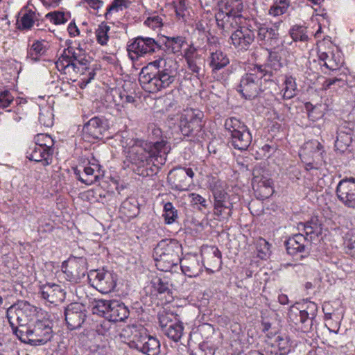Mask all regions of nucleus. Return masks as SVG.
<instances>
[{
	"label": "nucleus",
	"instance_id": "20",
	"mask_svg": "<svg viewBox=\"0 0 355 355\" xmlns=\"http://www.w3.org/2000/svg\"><path fill=\"white\" fill-rule=\"evenodd\" d=\"M257 39L261 45L268 46V50L275 49L279 44L278 30L266 25H261L257 30Z\"/></svg>",
	"mask_w": 355,
	"mask_h": 355
},
{
	"label": "nucleus",
	"instance_id": "32",
	"mask_svg": "<svg viewBox=\"0 0 355 355\" xmlns=\"http://www.w3.org/2000/svg\"><path fill=\"white\" fill-rule=\"evenodd\" d=\"M288 318L302 331L309 332L311 330L312 326L309 325V327H307V319L302 311L298 308L292 306L289 309Z\"/></svg>",
	"mask_w": 355,
	"mask_h": 355
},
{
	"label": "nucleus",
	"instance_id": "63",
	"mask_svg": "<svg viewBox=\"0 0 355 355\" xmlns=\"http://www.w3.org/2000/svg\"><path fill=\"white\" fill-rule=\"evenodd\" d=\"M337 83H341V85H339L340 87H343L346 84L345 80L342 79L341 78H333L327 79L324 83V86L325 87L326 89H329L331 85H334Z\"/></svg>",
	"mask_w": 355,
	"mask_h": 355
},
{
	"label": "nucleus",
	"instance_id": "24",
	"mask_svg": "<svg viewBox=\"0 0 355 355\" xmlns=\"http://www.w3.org/2000/svg\"><path fill=\"white\" fill-rule=\"evenodd\" d=\"M203 262L207 270H214L220 268L222 265V255L220 251L216 246L207 248L203 252Z\"/></svg>",
	"mask_w": 355,
	"mask_h": 355
},
{
	"label": "nucleus",
	"instance_id": "12",
	"mask_svg": "<svg viewBox=\"0 0 355 355\" xmlns=\"http://www.w3.org/2000/svg\"><path fill=\"white\" fill-rule=\"evenodd\" d=\"M89 277L90 280H92V286L102 293H109L116 286V275L111 271L96 270L91 271Z\"/></svg>",
	"mask_w": 355,
	"mask_h": 355
},
{
	"label": "nucleus",
	"instance_id": "16",
	"mask_svg": "<svg viewBox=\"0 0 355 355\" xmlns=\"http://www.w3.org/2000/svg\"><path fill=\"white\" fill-rule=\"evenodd\" d=\"M336 195L345 206L355 208V178L340 180L336 188Z\"/></svg>",
	"mask_w": 355,
	"mask_h": 355
},
{
	"label": "nucleus",
	"instance_id": "14",
	"mask_svg": "<svg viewBox=\"0 0 355 355\" xmlns=\"http://www.w3.org/2000/svg\"><path fill=\"white\" fill-rule=\"evenodd\" d=\"M62 269L67 274L69 281L77 282L87 272V259L83 257L69 259L65 265H62Z\"/></svg>",
	"mask_w": 355,
	"mask_h": 355
},
{
	"label": "nucleus",
	"instance_id": "26",
	"mask_svg": "<svg viewBox=\"0 0 355 355\" xmlns=\"http://www.w3.org/2000/svg\"><path fill=\"white\" fill-rule=\"evenodd\" d=\"M27 153V158L36 162H42L43 166H48L51 163V156L53 150H49L43 147L34 145Z\"/></svg>",
	"mask_w": 355,
	"mask_h": 355
},
{
	"label": "nucleus",
	"instance_id": "60",
	"mask_svg": "<svg viewBox=\"0 0 355 355\" xmlns=\"http://www.w3.org/2000/svg\"><path fill=\"white\" fill-rule=\"evenodd\" d=\"M209 187L213 193V195L216 192L224 191L223 182L215 178H212L209 182Z\"/></svg>",
	"mask_w": 355,
	"mask_h": 355
},
{
	"label": "nucleus",
	"instance_id": "28",
	"mask_svg": "<svg viewBox=\"0 0 355 355\" xmlns=\"http://www.w3.org/2000/svg\"><path fill=\"white\" fill-rule=\"evenodd\" d=\"M160 41H162V49L167 53L176 54L181 51L183 45L186 43L185 37L182 36L177 37H160Z\"/></svg>",
	"mask_w": 355,
	"mask_h": 355
},
{
	"label": "nucleus",
	"instance_id": "15",
	"mask_svg": "<svg viewBox=\"0 0 355 355\" xmlns=\"http://www.w3.org/2000/svg\"><path fill=\"white\" fill-rule=\"evenodd\" d=\"M184 57L187 61V67L198 79L205 75V58L198 53L197 49L191 44L185 50Z\"/></svg>",
	"mask_w": 355,
	"mask_h": 355
},
{
	"label": "nucleus",
	"instance_id": "50",
	"mask_svg": "<svg viewBox=\"0 0 355 355\" xmlns=\"http://www.w3.org/2000/svg\"><path fill=\"white\" fill-rule=\"evenodd\" d=\"M289 6V0H277L270 8L269 13L273 16H278L285 13Z\"/></svg>",
	"mask_w": 355,
	"mask_h": 355
},
{
	"label": "nucleus",
	"instance_id": "5",
	"mask_svg": "<svg viewBox=\"0 0 355 355\" xmlns=\"http://www.w3.org/2000/svg\"><path fill=\"white\" fill-rule=\"evenodd\" d=\"M37 316V308L28 302L18 301L6 311V318L12 332L18 337Z\"/></svg>",
	"mask_w": 355,
	"mask_h": 355
},
{
	"label": "nucleus",
	"instance_id": "45",
	"mask_svg": "<svg viewBox=\"0 0 355 355\" xmlns=\"http://www.w3.org/2000/svg\"><path fill=\"white\" fill-rule=\"evenodd\" d=\"M112 302L111 300H97L95 306L93 307V313L106 318V315L110 314Z\"/></svg>",
	"mask_w": 355,
	"mask_h": 355
},
{
	"label": "nucleus",
	"instance_id": "4",
	"mask_svg": "<svg viewBox=\"0 0 355 355\" xmlns=\"http://www.w3.org/2000/svg\"><path fill=\"white\" fill-rule=\"evenodd\" d=\"M182 245L175 239H162L153 251L157 268L161 271H170L181 261Z\"/></svg>",
	"mask_w": 355,
	"mask_h": 355
},
{
	"label": "nucleus",
	"instance_id": "19",
	"mask_svg": "<svg viewBox=\"0 0 355 355\" xmlns=\"http://www.w3.org/2000/svg\"><path fill=\"white\" fill-rule=\"evenodd\" d=\"M146 329L141 327L135 325L127 326L124 328L120 336L125 339V342L128 343L130 347L138 349L144 340L146 338Z\"/></svg>",
	"mask_w": 355,
	"mask_h": 355
},
{
	"label": "nucleus",
	"instance_id": "51",
	"mask_svg": "<svg viewBox=\"0 0 355 355\" xmlns=\"http://www.w3.org/2000/svg\"><path fill=\"white\" fill-rule=\"evenodd\" d=\"M110 31V26L105 23H101L96 31L97 42L101 45H105L108 41L107 35Z\"/></svg>",
	"mask_w": 355,
	"mask_h": 355
},
{
	"label": "nucleus",
	"instance_id": "53",
	"mask_svg": "<svg viewBox=\"0 0 355 355\" xmlns=\"http://www.w3.org/2000/svg\"><path fill=\"white\" fill-rule=\"evenodd\" d=\"M254 180L252 179V185L253 189L258 193L259 197L262 199L268 198L273 193V188L263 187L262 185L257 184Z\"/></svg>",
	"mask_w": 355,
	"mask_h": 355
},
{
	"label": "nucleus",
	"instance_id": "38",
	"mask_svg": "<svg viewBox=\"0 0 355 355\" xmlns=\"http://www.w3.org/2000/svg\"><path fill=\"white\" fill-rule=\"evenodd\" d=\"M233 204L230 200L214 202V214L225 219H229L232 215Z\"/></svg>",
	"mask_w": 355,
	"mask_h": 355
},
{
	"label": "nucleus",
	"instance_id": "22",
	"mask_svg": "<svg viewBox=\"0 0 355 355\" xmlns=\"http://www.w3.org/2000/svg\"><path fill=\"white\" fill-rule=\"evenodd\" d=\"M183 273L188 277H196L202 271V264L196 254H188L179 262Z\"/></svg>",
	"mask_w": 355,
	"mask_h": 355
},
{
	"label": "nucleus",
	"instance_id": "58",
	"mask_svg": "<svg viewBox=\"0 0 355 355\" xmlns=\"http://www.w3.org/2000/svg\"><path fill=\"white\" fill-rule=\"evenodd\" d=\"M13 96L9 91H3L0 94V107L6 108L13 101Z\"/></svg>",
	"mask_w": 355,
	"mask_h": 355
},
{
	"label": "nucleus",
	"instance_id": "23",
	"mask_svg": "<svg viewBox=\"0 0 355 355\" xmlns=\"http://www.w3.org/2000/svg\"><path fill=\"white\" fill-rule=\"evenodd\" d=\"M353 124L345 122V125H340L337 131L335 147L337 150L344 153L352 143L353 130L349 125Z\"/></svg>",
	"mask_w": 355,
	"mask_h": 355
},
{
	"label": "nucleus",
	"instance_id": "49",
	"mask_svg": "<svg viewBox=\"0 0 355 355\" xmlns=\"http://www.w3.org/2000/svg\"><path fill=\"white\" fill-rule=\"evenodd\" d=\"M290 35L294 41L306 42L309 39L306 28L295 26L290 31Z\"/></svg>",
	"mask_w": 355,
	"mask_h": 355
},
{
	"label": "nucleus",
	"instance_id": "43",
	"mask_svg": "<svg viewBox=\"0 0 355 355\" xmlns=\"http://www.w3.org/2000/svg\"><path fill=\"white\" fill-rule=\"evenodd\" d=\"M45 17L55 25H60L68 21L70 15L61 11H53L47 13Z\"/></svg>",
	"mask_w": 355,
	"mask_h": 355
},
{
	"label": "nucleus",
	"instance_id": "18",
	"mask_svg": "<svg viewBox=\"0 0 355 355\" xmlns=\"http://www.w3.org/2000/svg\"><path fill=\"white\" fill-rule=\"evenodd\" d=\"M109 128L107 121L104 118L94 116L83 126V132L89 138L102 139Z\"/></svg>",
	"mask_w": 355,
	"mask_h": 355
},
{
	"label": "nucleus",
	"instance_id": "56",
	"mask_svg": "<svg viewBox=\"0 0 355 355\" xmlns=\"http://www.w3.org/2000/svg\"><path fill=\"white\" fill-rule=\"evenodd\" d=\"M259 257L265 259L270 253V244L265 239H261L258 243Z\"/></svg>",
	"mask_w": 355,
	"mask_h": 355
},
{
	"label": "nucleus",
	"instance_id": "11",
	"mask_svg": "<svg viewBox=\"0 0 355 355\" xmlns=\"http://www.w3.org/2000/svg\"><path fill=\"white\" fill-rule=\"evenodd\" d=\"M203 113L198 110H184L180 119V130L184 136L196 135L202 128Z\"/></svg>",
	"mask_w": 355,
	"mask_h": 355
},
{
	"label": "nucleus",
	"instance_id": "52",
	"mask_svg": "<svg viewBox=\"0 0 355 355\" xmlns=\"http://www.w3.org/2000/svg\"><path fill=\"white\" fill-rule=\"evenodd\" d=\"M154 288L159 294L171 295L172 291L170 288L168 282L165 279L157 278L153 281Z\"/></svg>",
	"mask_w": 355,
	"mask_h": 355
},
{
	"label": "nucleus",
	"instance_id": "40",
	"mask_svg": "<svg viewBox=\"0 0 355 355\" xmlns=\"http://www.w3.org/2000/svg\"><path fill=\"white\" fill-rule=\"evenodd\" d=\"M158 321L162 331H163L166 329V327L173 325L175 322H178L179 320L176 315H175L172 312L164 310L159 312Z\"/></svg>",
	"mask_w": 355,
	"mask_h": 355
},
{
	"label": "nucleus",
	"instance_id": "61",
	"mask_svg": "<svg viewBox=\"0 0 355 355\" xmlns=\"http://www.w3.org/2000/svg\"><path fill=\"white\" fill-rule=\"evenodd\" d=\"M253 179L257 184L262 185L263 187L272 188V180L270 178H266L263 175H254Z\"/></svg>",
	"mask_w": 355,
	"mask_h": 355
},
{
	"label": "nucleus",
	"instance_id": "41",
	"mask_svg": "<svg viewBox=\"0 0 355 355\" xmlns=\"http://www.w3.org/2000/svg\"><path fill=\"white\" fill-rule=\"evenodd\" d=\"M283 98L291 99L296 95L297 85L295 79L292 76H286L284 80Z\"/></svg>",
	"mask_w": 355,
	"mask_h": 355
},
{
	"label": "nucleus",
	"instance_id": "34",
	"mask_svg": "<svg viewBox=\"0 0 355 355\" xmlns=\"http://www.w3.org/2000/svg\"><path fill=\"white\" fill-rule=\"evenodd\" d=\"M138 351L147 355H157L160 352L159 341L151 336L146 335V338L141 344Z\"/></svg>",
	"mask_w": 355,
	"mask_h": 355
},
{
	"label": "nucleus",
	"instance_id": "44",
	"mask_svg": "<svg viewBox=\"0 0 355 355\" xmlns=\"http://www.w3.org/2000/svg\"><path fill=\"white\" fill-rule=\"evenodd\" d=\"M304 305H305V309L302 311L307 319V327H309V325L313 326V320L318 312V305L313 302H306Z\"/></svg>",
	"mask_w": 355,
	"mask_h": 355
},
{
	"label": "nucleus",
	"instance_id": "1",
	"mask_svg": "<svg viewBox=\"0 0 355 355\" xmlns=\"http://www.w3.org/2000/svg\"><path fill=\"white\" fill-rule=\"evenodd\" d=\"M170 150V145L164 140L149 145L145 144L144 146L135 144L128 149L127 159L135 166L133 170L136 173L147 177L154 173L150 164L154 166L164 164Z\"/></svg>",
	"mask_w": 355,
	"mask_h": 355
},
{
	"label": "nucleus",
	"instance_id": "37",
	"mask_svg": "<svg viewBox=\"0 0 355 355\" xmlns=\"http://www.w3.org/2000/svg\"><path fill=\"white\" fill-rule=\"evenodd\" d=\"M46 50L47 48L44 42L35 41L28 49L27 58L34 62L39 61L40 57L46 53Z\"/></svg>",
	"mask_w": 355,
	"mask_h": 355
},
{
	"label": "nucleus",
	"instance_id": "29",
	"mask_svg": "<svg viewBox=\"0 0 355 355\" xmlns=\"http://www.w3.org/2000/svg\"><path fill=\"white\" fill-rule=\"evenodd\" d=\"M38 14L31 10L21 11L17 20V28L20 31H28L38 20Z\"/></svg>",
	"mask_w": 355,
	"mask_h": 355
},
{
	"label": "nucleus",
	"instance_id": "36",
	"mask_svg": "<svg viewBox=\"0 0 355 355\" xmlns=\"http://www.w3.org/2000/svg\"><path fill=\"white\" fill-rule=\"evenodd\" d=\"M120 211L128 218H134L139 212V204L134 198L125 199L121 204Z\"/></svg>",
	"mask_w": 355,
	"mask_h": 355
},
{
	"label": "nucleus",
	"instance_id": "9",
	"mask_svg": "<svg viewBox=\"0 0 355 355\" xmlns=\"http://www.w3.org/2000/svg\"><path fill=\"white\" fill-rule=\"evenodd\" d=\"M162 42L160 41V37L155 39L150 37L139 36L128 45L127 51L132 60H138L141 56L162 49Z\"/></svg>",
	"mask_w": 355,
	"mask_h": 355
},
{
	"label": "nucleus",
	"instance_id": "39",
	"mask_svg": "<svg viewBox=\"0 0 355 355\" xmlns=\"http://www.w3.org/2000/svg\"><path fill=\"white\" fill-rule=\"evenodd\" d=\"M183 330L184 327L182 322L178 321L175 322L174 324L166 327V329H164L162 332L164 335H166L168 338L174 342H178L180 340L182 336L183 335Z\"/></svg>",
	"mask_w": 355,
	"mask_h": 355
},
{
	"label": "nucleus",
	"instance_id": "31",
	"mask_svg": "<svg viewBox=\"0 0 355 355\" xmlns=\"http://www.w3.org/2000/svg\"><path fill=\"white\" fill-rule=\"evenodd\" d=\"M301 227L305 232V236L309 237L311 242L313 239L318 237L322 232V223L316 217L312 218L305 223H300L298 225V229Z\"/></svg>",
	"mask_w": 355,
	"mask_h": 355
},
{
	"label": "nucleus",
	"instance_id": "57",
	"mask_svg": "<svg viewBox=\"0 0 355 355\" xmlns=\"http://www.w3.org/2000/svg\"><path fill=\"white\" fill-rule=\"evenodd\" d=\"M39 121L40 124L46 127H51L53 125V114L50 111H46L40 113Z\"/></svg>",
	"mask_w": 355,
	"mask_h": 355
},
{
	"label": "nucleus",
	"instance_id": "25",
	"mask_svg": "<svg viewBox=\"0 0 355 355\" xmlns=\"http://www.w3.org/2000/svg\"><path fill=\"white\" fill-rule=\"evenodd\" d=\"M167 180L171 188L178 191L188 190L191 182L189 178H187L184 171L180 168L171 171Z\"/></svg>",
	"mask_w": 355,
	"mask_h": 355
},
{
	"label": "nucleus",
	"instance_id": "59",
	"mask_svg": "<svg viewBox=\"0 0 355 355\" xmlns=\"http://www.w3.org/2000/svg\"><path fill=\"white\" fill-rule=\"evenodd\" d=\"M144 24L146 26L155 29L162 26V19L158 15L150 16L146 19Z\"/></svg>",
	"mask_w": 355,
	"mask_h": 355
},
{
	"label": "nucleus",
	"instance_id": "7",
	"mask_svg": "<svg viewBox=\"0 0 355 355\" xmlns=\"http://www.w3.org/2000/svg\"><path fill=\"white\" fill-rule=\"evenodd\" d=\"M53 322L47 318H37L17 337L21 342L33 345H44L53 337Z\"/></svg>",
	"mask_w": 355,
	"mask_h": 355
},
{
	"label": "nucleus",
	"instance_id": "33",
	"mask_svg": "<svg viewBox=\"0 0 355 355\" xmlns=\"http://www.w3.org/2000/svg\"><path fill=\"white\" fill-rule=\"evenodd\" d=\"M319 60L324 62V66L330 70H336L342 64L339 53L332 51H318Z\"/></svg>",
	"mask_w": 355,
	"mask_h": 355
},
{
	"label": "nucleus",
	"instance_id": "13",
	"mask_svg": "<svg viewBox=\"0 0 355 355\" xmlns=\"http://www.w3.org/2000/svg\"><path fill=\"white\" fill-rule=\"evenodd\" d=\"M311 243L309 237H306L303 234L300 233L290 237L285 242V245L288 254L291 256L300 254V257L303 258L309 254Z\"/></svg>",
	"mask_w": 355,
	"mask_h": 355
},
{
	"label": "nucleus",
	"instance_id": "64",
	"mask_svg": "<svg viewBox=\"0 0 355 355\" xmlns=\"http://www.w3.org/2000/svg\"><path fill=\"white\" fill-rule=\"evenodd\" d=\"M347 253L355 259V234L347 243Z\"/></svg>",
	"mask_w": 355,
	"mask_h": 355
},
{
	"label": "nucleus",
	"instance_id": "62",
	"mask_svg": "<svg viewBox=\"0 0 355 355\" xmlns=\"http://www.w3.org/2000/svg\"><path fill=\"white\" fill-rule=\"evenodd\" d=\"M71 58L72 63H77L78 60H80L83 55H85V51L81 48H77L74 49L73 47H71Z\"/></svg>",
	"mask_w": 355,
	"mask_h": 355
},
{
	"label": "nucleus",
	"instance_id": "30",
	"mask_svg": "<svg viewBox=\"0 0 355 355\" xmlns=\"http://www.w3.org/2000/svg\"><path fill=\"white\" fill-rule=\"evenodd\" d=\"M208 62L212 72L216 73L225 67L230 63V60L222 51L216 50L210 53Z\"/></svg>",
	"mask_w": 355,
	"mask_h": 355
},
{
	"label": "nucleus",
	"instance_id": "46",
	"mask_svg": "<svg viewBox=\"0 0 355 355\" xmlns=\"http://www.w3.org/2000/svg\"><path fill=\"white\" fill-rule=\"evenodd\" d=\"M164 212L163 216L166 224H171L178 218V211L170 202L164 205Z\"/></svg>",
	"mask_w": 355,
	"mask_h": 355
},
{
	"label": "nucleus",
	"instance_id": "17",
	"mask_svg": "<svg viewBox=\"0 0 355 355\" xmlns=\"http://www.w3.org/2000/svg\"><path fill=\"white\" fill-rule=\"evenodd\" d=\"M64 316L68 328L71 330L81 327L86 318L85 310L79 303H71L64 310Z\"/></svg>",
	"mask_w": 355,
	"mask_h": 355
},
{
	"label": "nucleus",
	"instance_id": "27",
	"mask_svg": "<svg viewBox=\"0 0 355 355\" xmlns=\"http://www.w3.org/2000/svg\"><path fill=\"white\" fill-rule=\"evenodd\" d=\"M111 304L110 314L106 315V318L114 322L124 321L128 318L129 309L123 303L113 300Z\"/></svg>",
	"mask_w": 355,
	"mask_h": 355
},
{
	"label": "nucleus",
	"instance_id": "2",
	"mask_svg": "<svg viewBox=\"0 0 355 355\" xmlns=\"http://www.w3.org/2000/svg\"><path fill=\"white\" fill-rule=\"evenodd\" d=\"M177 76L176 63L172 60L159 59L141 69L139 81L150 93L170 86Z\"/></svg>",
	"mask_w": 355,
	"mask_h": 355
},
{
	"label": "nucleus",
	"instance_id": "54",
	"mask_svg": "<svg viewBox=\"0 0 355 355\" xmlns=\"http://www.w3.org/2000/svg\"><path fill=\"white\" fill-rule=\"evenodd\" d=\"M71 47H68L67 49H64L63 53L60 56L59 59L61 61L65 62L67 64L66 66H71V68L73 71L78 72L79 67L76 63H72L71 58Z\"/></svg>",
	"mask_w": 355,
	"mask_h": 355
},
{
	"label": "nucleus",
	"instance_id": "10",
	"mask_svg": "<svg viewBox=\"0 0 355 355\" xmlns=\"http://www.w3.org/2000/svg\"><path fill=\"white\" fill-rule=\"evenodd\" d=\"M249 19L231 27L234 30L230 36L232 45L239 50L247 51L255 40V32Z\"/></svg>",
	"mask_w": 355,
	"mask_h": 355
},
{
	"label": "nucleus",
	"instance_id": "42",
	"mask_svg": "<svg viewBox=\"0 0 355 355\" xmlns=\"http://www.w3.org/2000/svg\"><path fill=\"white\" fill-rule=\"evenodd\" d=\"M255 66L265 67L267 70L271 71L273 73V71H278L281 69L282 64L279 56L276 53L270 51L267 63L263 65L256 64Z\"/></svg>",
	"mask_w": 355,
	"mask_h": 355
},
{
	"label": "nucleus",
	"instance_id": "48",
	"mask_svg": "<svg viewBox=\"0 0 355 355\" xmlns=\"http://www.w3.org/2000/svg\"><path fill=\"white\" fill-rule=\"evenodd\" d=\"M275 342L278 350L275 355H287L291 352V345L287 337L277 336Z\"/></svg>",
	"mask_w": 355,
	"mask_h": 355
},
{
	"label": "nucleus",
	"instance_id": "21",
	"mask_svg": "<svg viewBox=\"0 0 355 355\" xmlns=\"http://www.w3.org/2000/svg\"><path fill=\"white\" fill-rule=\"evenodd\" d=\"M41 296L51 304H57L65 299L66 293L62 286L56 284L47 283L41 288Z\"/></svg>",
	"mask_w": 355,
	"mask_h": 355
},
{
	"label": "nucleus",
	"instance_id": "3",
	"mask_svg": "<svg viewBox=\"0 0 355 355\" xmlns=\"http://www.w3.org/2000/svg\"><path fill=\"white\" fill-rule=\"evenodd\" d=\"M271 71L265 67L254 66L240 80L237 91L245 99H254L263 92L271 84Z\"/></svg>",
	"mask_w": 355,
	"mask_h": 355
},
{
	"label": "nucleus",
	"instance_id": "6",
	"mask_svg": "<svg viewBox=\"0 0 355 355\" xmlns=\"http://www.w3.org/2000/svg\"><path fill=\"white\" fill-rule=\"evenodd\" d=\"M243 9L242 0L222 1L218 4V11L215 15L218 27L227 33L231 31V27L248 20L241 14Z\"/></svg>",
	"mask_w": 355,
	"mask_h": 355
},
{
	"label": "nucleus",
	"instance_id": "55",
	"mask_svg": "<svg viewBox=\"0 0 355 355\" xmlns=\"http://www.w3.org/2000/svg\"><path fill=\"white\" fill-rule=\"evenodd\" d=\"M127 7L128 5L126 0H114L107 8L105 17L107 18V16L112 11L118 12L119 10H122L123 8Z\"/></svg>",
	"mask_w": 355,
	"mask_h": 355
},
{
	"label": "nucleus",
	"instance_id": "35",
	"mask_svg": "<svg viewBox=\"0 0 355 355\" xmlns=\"http://www.w3.org/2000/svg\"><path fill=\"white\" fill-rule=\"evenodd\" d=\"M83 173L85 177L83 183L87 185H90L98 182L100 177L103 175L101 166L95 164H92V166H85L83 168Z\"/></svg>",
	"mask_w": 355,
	"mask_h": 355
},
{
	"label": "nucleus",
	"instance_id": "8",
	"mask_svg": "<svg viewBox=\"0 0 355 355\" xmlns=\"http://www.w3.org/2000/svg\"><path fill=\"white\" fill-rule=\"evenodd\" d=\"M225 128L230 135L232 146L240 150H246L252 142V135L248 127L240 120L231 117L226 119Z\"/></svg>",
	"mask_w": 355,
	"mask_h": 355
},
{
	"label": "nucleus",
	"instance_id": "47",
	"mask_svg": "<svg viewBox=\"0 0 355 355\" xmlns=\"http://www.w3.org/2000/svg\"><path fill=\"white\" fill-rule=\"evenodd\" d=\"M34 140L35 146L43 147L49 150H53L52 147L54 142L49 135L38 134L35 137Z\"/></svg>",
	"mask_w": 355,
	"mask_h": 355
}]
</instances>
